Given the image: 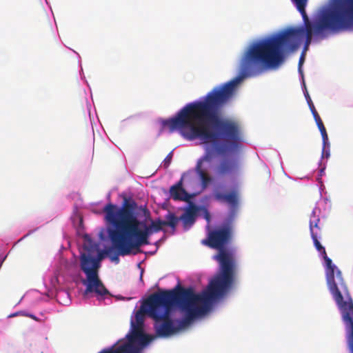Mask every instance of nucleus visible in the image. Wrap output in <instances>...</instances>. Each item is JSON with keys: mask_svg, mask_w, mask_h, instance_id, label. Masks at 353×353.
<instances>
[{"mask_svg": "<svg viewBox=\"0 0 353 353\" xmlns=\"http://www.w3.org/2000/svg\"><path fill=\"white\" fill-rule=\"evenodd\" d=\"M348 29H353V0H336L332 8L322 13L314 29L305 30L303 26L288 28L252 42L243 54L240 76L214 88L204 100L186 104L170 118V132L179 130L182 137L190 141L199 139L204 143H217L222 140L223 145L216 148L221 154L237 149L242 141L239 124L220 119L221 110L232 97L237 84L245 77L278 68L284 61L285 50L297 48L298 41L304 37L307 50L313 31L319 35L325 30L339 32Z\"/></svg>", "mask_w": 353, "mask_h": 353, "instance_id": "f257e3e1", "label": "nucleus"}, {"mask_svg": "<svg viewBox=\"0 0 353 353\" xmlns=\"http://www.w3.org/2000/svg\"><path fill=\"white\" fill-rule=\"evenodd\" d=\"M218 299L205 290L197 294L192 287L185 288L178 284L172 290L150 294L141 307L155 321L157 334L165 337L190 325Z\"/></svg>", "mask_w": 353, "mask_h": 353, "instance_id": "f03ea898", "label": "nucleus"}, {"mask_svg": "<svg viewBox=\"0 0 353 353\" xmlns=\"http://www.w3.org/2000/svg\"><path fill=\"white\" fill-rule=\"evenodd\" d=\"M136 208L135 201L125 199L121 207L110 203L103 208L105 221L114 227L108 230L109 238L122 256L134 250L136 254L141 245L149 243L148 238L154 233L150 225L144 224L143 230L139 228L141 223L134 214Z\"/></svg>", "mask_w": 353, "mask_h": 353, "instance_id": "7ed1b4c3", "label": "nucleus"}, {"mask_svg": "<svg viewBox=\"0 0 353 353\" xmlns=\"http://www.w3.org/2000/svg\"><path fill=\"white\" fill-rule=\"evenodd\" d=\"M234 232L232 219L221 226L210 230L202 243L216 249L219 253L214 256L220 265L219 272L211 279L205 290L221 299L232 288L235 281V262L232 254L227 250L231 243Z\"/></svg>", "mask_w": 353, "mask_h": 353, "instance_id": "20e7f679", "label": "nucleus"}, {"mask_svg": "<svg viewBox=\"0 0 353 353\" xmlns=\"http://www.w3.org/2000/svg\"><path fill=\"white\" fill-rule=\"evenodd\" d=\"M311 228V237L314 247L321 254L325 268V276L328 289L333 296L341 313L353 308V301L349 293L348 288L342 276L341 272L332 263L326 253L325 249L319 241V234Z\"/></svg>", "mask_w": 353, "mask_h": 353, "instance_id": "39448f33", "label": "nucleus"}, {"mask_svg": "<svg viewBox=\"0 0 353 353\" xmlns=\"http://www.w3.org/2000/svg\"><path fill=\"white\" fill-rule=\"evenodd\" d=\"M81 270L85 274L86 279L82 281V283L86 286L83 295L94 293L99 296L109 294V291L99 276V261L86 253H82L80 256Z\"/></svg>", "mask_w": 353, "mask_h": 353, "instance_id": "423d86ee", "label": "nucleus"}, {"mask_svg": "<svg viewBox=\"0 0 353 353\" xmlns=\"http://www.w3.org/2000/svg\"><path fill=\"white\" fill-rule=\"evenodd\" d=\"M136 323H131V332L127 334L128 341L117 347L112 346L103 349L106 353H140L148 345L151 338L143 332V316L138 312L135 316Z\"/></svg>", "mask_w": 353, "mask_h": 353, "instance_id": "0eeeda50", "label": "nucleus"}, {"mask_svg": "<svg viewBox=\"0 0 353 353\" xmlns=\"http://www.w3.org/2000/svg\"><path fill=\"white\" fill-rule=\"evenodd\" d=\"M239 170L238 163L235 160L225 159L218 164L215 169L217 177L222 178L228 176H233Z\"/></svg>", "mask_w": 353, "mask_h": 353, "instance_id": "6e6552de", "label": "nucleus"}, {"mask_svg": "<svg viewBox=\"0 0 353 353\" xmlns=\"http://www.w3.org/2000/svg\"><path fill=\"white\" fill-rule=\"evenodd\" d=\"M185 176L183 174L181 179L174 185L170 187V193L171 197L175 201H183L190 202L193 195L188 194L186 190L183 188V182Z\"/></svg>", "mask_w": 353, "mask_h": 353, "instance_id": "1a4fd4ad", "label": "nucleus"}, {"mask_svg": "<svg viewBox=\"0 0 353 353\" xmlns=\"http://www.w3.org/2000/svg\"><path fill=\"white\" fill-rule=\"evenodd\" d=\"M179 219L173 213H169L166 216V220L163 221L160 219L152 221L150 223V229L152 230L154 233L159 232L163 230L164 226H170L173 230H175Z\"/></svg>", "mask_w": 353, "mask_h": 353, "instance_id": "9d476101", "label": "nucleus"}, {"mask_svg": "<svg viewBox=\"0 0 353 353\" xmlns=\"http://www.w3.org/2000/svg\"><path fill=\"white\" fill-rule=\"evenodd\" d=\"M213 197L217 201L225 202L232 207H236L239 202V192L237 190L234 189L228 193L223 194L217 188L213 192Z\"/></svg>", "mask_w": 353, "mask_h": 353, "instance_id": "9b49d317", "label": "nucleus"}, {"mask_svg": "<svg viewBox=\"0 0 353 353\" xmlns=\"http://www.w3.org/2000/svg\"><path fill=\"white\" fill-rule=\"evenodd\" d=\"M199 210V208L197 205L190 201L189 202L188 208L179 218L183 221L185 227L191 226L194 223Z\"/></svg>", "mask_w": 353, "mask_h": 353, "instance_id": "f8f14e48", "label": "nucleus"}, {"mask_svg": "<svg viewBox=\"0 0 353 353\" xmlns=\"http://www.w3.org/2000/svg\"><path fill=\"white\" fill-rule=\"evenodd\" d=\"M294 5L296 6L297 10L300 12L302 15L303 21H304V28L305 30L307 29H314V26H312V23L310 21L308 17L305 12V6L307 4V0H291Z\"/></svg>", "mask_w": 353, "mask_h": 353, "instance_id": "ddd939ff", "label": "nucleus"}, {"mask_svg": "<svg viewBox=\"0 0 353 353\" xmlns=\"http://www.w3.org/2000/svg\"><path fill=\"white\" fill-rule=\"evenodd\" d=\"M195 171L199 176L201 181L202 188H207L210 183L212 181V178L207 173L204 169H203V168H201L200 163L199 165H196Z\"/></svg>", "mask_w": 353, "mask_h": 353, "instance_id": "4468645a", "label": "nucleus"}, {"mask_svg": "<svg viewBox=\"0 0 353 353\" xmlns=\"http://www.w3.org/2000/svg\"><path fill=\"white\" fill-rule=\"evenodd\" d=\"M316 125L319 128V130L321 134L322 139H323V150L325 149L326 145H328V137L326 132V129L323 123V121L321 119V117H318L317 119H314Z\"/></svg>", "mask_w": 353, "mask_h": 353, "instance_id": "2eb2a0df", "label": "nucleus"}, {"mask_svg": "<svg viewBox=\"0 0 353 353\" xmlns=\"http://www.w3.org/2000/svg\"><path fill=\"white\" fill-rule=\"evenodd\" d=\"M320 219L315 215L314 212H312L310 219V230L311 231V228H314V231H316L319 234V238H321V227L319 226Z\"/></svg>", "mask_w": 353, "mask_h": 353, "instance_id": "dca6fc26", "label": "nucleus"}, {"mask_svg": "<svg viewBox=\"0 0 353 353\" xmlns=\"http://www.w3.org/2000/svg\"><path fill=\"white\" fill-rule=\"evenodd\" d=\"M106 254L110 258L111 261H112L117 263H118L119 262V255L121 256V255L119 253L118 249L114 246L112 243V247L109 248L106 250Z\"/></svg>", "mask_w": 353, "mask_h": 353, "instance_id": "f3484780", "label": "nucleus"}, {"mask_svg": "<svg viewBox=\"0 0 353 353\" xmlns=\"http://www.w3.org/2000/svg\"><path fill=\"white\" fill-rule=\"evenodd\" d=\"M307 103H308V105L310 106V109L312 113V115L314 117V119H317L318 117H320V116L319 115L310 96L308 95V94H307Z\"/></svg>", "mask_w": 353, "mask_h": 353, "instance_id": "a211bd4d", "label": "nucleus"}, {"mask_svg": "<svg viewBox=\"0 0 353 353\" xmlns=\"http://www.w3.org/2000/svg\"><path fill=\"white\" fill-rule=\"evenodd\" d=\"M212 159V155L210 152L206 153L204 156H203L201 159H199L196 163V165H199V163L201 168H203V162H210Z\"/></svg>", "mask_w": 353, "mask_h": 353, "instance_id": "6ab92c4d", "label": "nucleus"}, {"mask_svg": "<svg viewBox=\"0 0 353 353\" xmlns=\"http://www.w3.org/2000/svg\"><path fill=\"white\" fill-rule=\"evenodd\" d=\"M172 158V152L169 153L163 161V166L168 168L171 163Z\"/></svg>", "mask_w": 353, "mask_h": 353, "instance_id": "aec40b11", "label": "nucleus"}, {"mask_svg": "<svg viewBox=\"0 0 353 353\" xmlns=\"http://www.w3.org/2000/svg\"><path fill=\"white\" fill-rule=\"evenodd\" d=\"M304 61H305V54H304V52H303L301 54V55L299 58V70L301 73L302 72L301 68H302V65L304 63Z\"/></svg>", "mask_w": 353, "mask_h": 353, "instance_id": "412c9836", "label": "nucleus"}, {"mask_svg": "<svg viewBox=\"0 0 353 353\" xmlns=\"http://www.w3.org/2000/svg\"><path fill=\"white\" fill-rule=\"evenodd\" d=\"M203 211L205 219L209 223L211 220V216L210 212L206 208H203Z\"/></svg>", "mask_w": 353, "mask_h": 353, "instance_id": "4be33fe9", "label": "nucleus"}, {"mask_svg": "<svg viewBox=\"0 0 353 353\" xmlns=\"http://www.w3.org/2000/svg\"><path fill=\"white\" fill-rule=\"evenodd\" d=\"M26 316H28V317H30V318H31V319H34V320H35L37 321H39V319L37 316H35L34 314H26Z\"/></svg>", "mask_w": 353, "mask_h": 353, "instance_id": "5701e85b", "label": "nucleus"}, {"mask_svg": "<svg viewBox=\"0 0 353 353\" xmlns=\"http://www.w3.org/2000/svg\"><path fill=\"white\" fill-rule=\"evenodd\" d=\"M85 249L90 252L92 250L93 248L92 246L90 248H88L87 245H85Z\"/></svg>", "mask_w": 353, "mask_h": 353, "instance_id": "b1692460", "label": "nucleus"}, {"mask_svg": "<svg viewBox=\"0 0 353 353\" xmlns=\"http://www.w3.org/2000/svg\"><path fill=\"white\" fill-rule=\"evenodd\" d=\"M329 156H330V153H329V152H326V157H328Z\"/></svg>", "mask_w": 353, "mask_h": 353, "instance_id": "393cba45", "label": "nucleus"}, {"mask_svg": "<svg viewBox=\"0 0 353 353\" xmlns=\"http://www.w3.org/2000/svg\"><path fill=\"white\" fill-rule=\"evenodd\" d=\"M16 316V314H14L10 315L9 316L12 317V316Z\"/></svg>", "mask_w": 353, "mask_h": 353, "instance_id": "a878e982", "label": "nucleus"}]
</instances>
